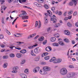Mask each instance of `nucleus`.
Instances as JSON below:
<instances>
[{
    "mask_svg": "<svg viewBox=\"0 0 78 78\" xmlns=\"http://www.w3.org/2000/svg\"><path fill=\"white\" fill-rule=\"evenodd\" d=\"M22 13H21L19 15L20 17H22L23 20H25V19H28V16H27V13L25 11H22Z\"/></svg>",
    "mask_w": 78,
    "mask_h": 78,
    "instance_id": "1",
    "label": "nucleus"
},
{
    "mask_svg": "<svg viewBox=\"0 0 78 78\" xmlns=\"http://www.w3.org/2000/svg\"><path fill=\"white\" fill-rule=\"evenodd\" d=\"M62 60L61 59H56V58L53 57L51 58V59L49 60L50 62H53V63L55 64H56L57 63H59L61 62Z\"/></svg>",
    "mask_w": 78,
    "mask_h": 78,
    "instance_id": "2",
    "label": "nucleus"
},
{
    "mask_svg": "<svg viewBox=\"0 0 78 78\" xmlns=\"http://www.w3.org/2000/svg\"><path fill=\"white\" fill-rule=\"evenodd\" d=\"M67 69L65 68L61 69L60 70V73L62 75H66L67 74Z\"/></svg>",
    "mask_w": 78,
    "mask_h": 78,
    "instance_id": "3",
    "label": "nucleus"
},
{
    "mask_svg": "<svg viewBox=\"0 0 78 78\" xmlns=\"http://www.w3.org/2000/svg\"><path fill=\"white\" fill-rule=\"evenodd\" d=\"M13 71H12V73H17L18 72L17 70H19V67L18 66H15L13 68Z\"/></svg>",
    "mask_w": 78,
    "mask_h": 78,
    "instance_id": "4",
    "label": "nucleus"
},
{
    "mask_svg": "<svg viewBox=\"0 0 78 78\" xmlns=\"http://www.w3.org/2000/svg\"><path fill=\"white\" fill-rule=\"evenodd\" d=\"M39 69H40V68L39 67H36L33 69V72L35 73H37V72H39Z\"/></svg>",
    "mask_w": 78,
    "mask_h": 78,
    "instance_id": "5",
    "label": "nucleus"
},
{
    "mask_svg": "<svg viewBox=\"0 0 78 78\" xmlns=\"http://www.w3.org/2000/svg\"><path fill=\"white\" fill-rule=\"evenodd\" d=\"M43 69L47 72H49L51 69L48 66H44L43 68Z\"/></svg>",
    "mask_w": 78,
    "mask_h": 78,
    "instance_id": "6",
    "label": "nucleus"
},
{
    "mask_svg": "<svg viewBox=\"0 0 78 78\" xmlns=\"http://www.w3.org/2000/svg\"><path fill=\"white\" fill-rule=\"evenodd\" d=\"M39 73L41 75H46V74H47V72L44 71L42 69L40 70L39 71Z\"/></svg>",
    "mask_w": 78,
    "mask_h": 78,
    "instance_id": "7",
    "label": "nucleus"
},
{
    "mask_svg": "<svg viewBox=\"0 0 78 78\" xmlns=\"http://www.w3.org/2000/svg\"><path fill=\"white\" fill-rule=\"evenodd\" d=\"M53 17H52L51 19L50 20L51 21H53V23H55L56 22V18H54L53 17L56 18V16L55 15H53Z\"/></svg>",
    "mask_w": 78,
    "mask_h": 78,
    "instance_id": "8",
    "label": "nucleus"
},
{
    "mask_svg": "<svg viewBox=\"0 0 78 78\" xmlns=\"http://www.w3.org/2000/svg\"><path fill=\"white\" fill-rule=\"evenodd\" d=\"M20 76L22 78H27V76L24 73L20 74Z\"/></svg>",
    "mask_w": 78,
    "mask_h": 78,
    "instance_id": "9",
    "label": "nucleus"
},
{
    "mask_svg": "<svg viewBox=\"0 0 78 78\" xmlns=\"http://www.w3.org/2000/svg\"><path fill=\"white\" fill-rule=\"evenodd\" d=\"M73 76H74V74L73 73H68L67 75V77H68V78L72 77Z\"/></svg>",
    "mask_w": 78,
    "mask_h": 78,
    "instance_id": "10",
    "label": "nucleus"
},
{
    "mask_svg": "<svg viewBox=\"0 0 78 78\" xmlns=\"http://www.w3.org/2000/svg\"><path fill=\"white\" fill-rule=\"evenodd\" d=\"M64 34L66 35H69L70 34V32L68 30H65L64 31Z\"/></svg>",
    "mask_w": 78,
    "mask_h": 78,
    "instance_id": "11",
    "label": "nucleus"
},
{
    "mask_svg": "<svg viewBox=\"0 0 78 78\" xmlns=\"http://www.w3.org/2000/svg\"><path fill=\"white\" fill-rule=\"evenodd\" d=\"M16 56L18 58H20L22 57V54L20 53H18L16 55Z\"/></svg>",
    "mask_w": 78,
    "mask_h": 78,
    "instance_id": "12",
    "label": "nucleus"
},
{
    "mask_svg": "<svg viewBox=\"0 0 78 78\" xmlns=\"http://www.w3.org/2000/svg\"><path fill=\"white\" fill-rule=\"evenodd\" d=\"M40 59V56H36L34 58V61H39V59Z\"/></svg>",
    "mask_w": 78,
    "mask_h": 78,
    "instance_id": "13",
    "label": "nucleus"
},
{
    "mask_svg": "<svg viewBox=\"0 0 78 78\" xmlns=\"http://www.w3.org/2000/svg\"><path fill=\"white\" fill-rule=\"evenodd\" d=\"M46 50L47 51H50L51 50V48L50 47H48L46 48Z\"/></svg>",
    "mask_w": 78,
    "mask_h": 78,
    "instance_id": "14",
    "label": "nucleus"
},
{
    "mask_svg": "<svg viewBox=\"0 0 78 78\" xmlns=\"http://www.w3.org/2000/svg\"><path fill=\"white\" fill-rule=\"evenodd\" d=\"M24 72L25 73H26V74H28L30 72L29 69L27 68L26 69L24 70Z\"/></svg>",
    "mask_w": 78,
    "mask_h": 78,
    "instance_id": "15",
    "label": "nucleus"
},
{
    "mask_svg": "<svg viewBox=\"0 0 78 78\" xmlns=\"http://www.w3.org/2000/svg\"><path fill=\"white\" fill-rule=\"evenodd\" d=\"M60 26H61V24L58 23L54 25V27L55 28H58L59 27H60Z\"/></svg>",
    "mask_w": 78,
    "mask_h": 78,
    "instance_id": "16",
    "label": "nucleus"
},
{
    "mask_svg": "<svg viewBox=\"0 0 78 78\" xmlns=\"http://www.w3.org/2000/svg\"><path fill=\"white\" fill-rule=\"evenodd\" d=\"M20 52L21 53L24 54V53H26V52H27V51H26V50L25 49H23L22 50L20 51Z\"/></svg>",
    "mask_w": 78,
    "mask_h": 78,
    "instance_id": "17",
    "label": "nucleus"
},
{
    "mask_svg": "<svg viewBox=\"0 0 78 78\" xmlns=\"http://www.w3.org/2000/svg\"><path fill=\"white\" fill-rule=\"evenodd\" d=\"M38 49H39V48H37L34 50V52L36 54H37L39 53L38 52Z\"/></svg>",
    "mask_w": 78,
    "mask_h": 78,
    "instance_id": "18",
    "label": "nucleus"
},
{
    "mask_svg": "<svg viewBox=\"0 0 78 78\" xmlns=\"http://www.w3.org/2000/svg\"><path fill=\"white\" fill-rule=\"evenodd\" d=\"M58 44L62 46H64V43L62 41H60L58 42Z\"/></svg>",
    "mask_w": 78,
    "mask_h": 78,
    "instance_id": "19",
    "label": "nucleus"
},
{
    "mask_svg": "<svg viewBox=\"0 0 78 78\" xmlns=\"http://www.w3.org/2000/svg\"><path fill=\"white\" fill-rule=\"evenodd\" d=\"M47 12L49 16L51 17L52 15V13H51V12L49 10L47 11Z\"/></svg>",
    "mask_w": 78,
    "mask_h": 78,
    "instance_id": "20",
    "label": "nucleus"
},
{
    "mask_svg": "<svg viewBox=\"0 0 78 78\" xmlns=\"http://www.w3.org/2000/svg\"><path fill=\"white\" fill-rule=\"evenodd\" d=\"M52 28L51 27H49L47 29V31L48 32H49L51 33L52 31V30H51Z\"/></svg>",
    "mask_w": 78,
    "mask_h": 78,
    "instance_id": "21",
    "label": "nucleus"
},
{
    "mask_svg": "<svg viewBox=\"0 0 78 78\" xmlns=\"http://www.w3.org/2000/svg\"><path fill=\"white\" fill-rule=\"evenodd\" d=\"M37 44H36L34 45H33V46H30L28 48H29V49H31V48H33V47H36V46H37Z\"/></svg>",
    "mask_w": 78,
    "mask_h": 78,
    "instance_id": "22",
    "label": "nucleus"
},
{
    "mask_svg": "<svg viewBox=\"0 0 78 78\" xmlns=\"http://www.w3.org/2000/svg\"><path fill=\"white\" fill-rule=\"evenodd\" d=\"M73 2L74 3L75 6H76L77 4V1H78V0H72Z\"/></svg>",
    "mask_w": 78,
    "mask_h": 78,
    "instance_id": "23",
    "label": "nucleus"
},
{
    "mask_svg": "<svg viewBox=\"0 0 78 78\" xmlns=\"http://www.w3.org/2000/svg\"><path fill=\"white\" fill-rule=\"evenodd\" d=\"M44 37H41L40 38L38 39L39 41H44Z\"/></svg>",
    "mask_w": 78,
    "mask_h": 78,
    "instance_id": "24",
    "label": "nucleus"
},
{
    "mask_svg": "<svg viewBox=\"0 0 78 78\" xmlns=\"http://www.w3.org/2000/svg\"><path fill=\"white\" fill-rule=\"evenodd\" d=\"M51 42H54L56 41V38L55 37H52L51 38Z\"/></svg>",
    "mask_w": 78,
    "mask_h": 78,
    "instance_id": "25",
    "label": "nucleus"
},
{
    "mask_svg": "<svg viewBox=\"0 0 78 78\" xmlns=\"http://www.w3.org/2000/svg\"><path fill=\"white\" fill-rule=\"evenodd\" d=\"M67 25L69 27H72V24L68 22L67 23Z\"/></svg>",
    "mask_w": 78,
    "mask_h": 78,
    "instance_id": "26",
    "label": "nucleus"
},
{
    "mask_svg": "<svg viewBox=\"0 0 78 78\" xmlns=\"http://www.w3.org/2000/svg\"><path fill=\"white\" fill-rule=\"evenodd\" d=\"M7 66H8V63H5L3 65V67L4 68H6L7 67Z\"/></svg>",
    "mask_w": 78,
    "mask_h": 78,
    "instance_id": "27",
    "label": "nucleus"
},
{
    "mask_svg": "<svg viewBox=\"0 0 78 78\" xmlns=\"http://www.w3.org/2000/svg\"><path fill=\"white\" fill-rule=\"evenodd\" d=\"M9 56L11 58H14L15 56V55L13 53H11L9 55Z\"/></svg>",
    "mask_w": 78,
    "mask_h": 78,
    "instance_id": "28",
    "label": "nucleus"
},
{
    "mask_svg": "<svg viewBox=\"0 0 78 78\" xmlns=\"http://www.w3.org/2000/svg\"><path fill=\"white\" fill-rule=\"evenodd\" d=\"M53 46H56V47H58V46H59V44L58 43H53Z\"/></svg>",
    "mask_w": 78,
    "mask_h": 78,
    "instance_id": "29",
    "label": "nucleus"
},
{
    "mask_svg": "<svg viewBox=\"0 0 78 78\" xmlns=\"http://www.w3.org/2000/svg\"><path fill=\"white\" fill-rule=\"evenodd\" d=\"M54 36L56 37H59V34L58 33H56L54 34Z\"/></svg>",
    "mask_w": 78,
    "mask_h": 78,
    "instance_id": "30",
    "label": "nucleus"
},
{
    "mask_svg": "<svg viewBox=\"0 0 78 78\" xmlns=\"http://www.w3.org/2000/svg\"><path fill=\"white\" fill-rule=\"evenodd\" d=\"M25 60H23L21 61L20 64H25Z\"/></svg>",
    "mask_w": 78,
    "mask_h": 78,
    "instance_id": "31",
    "label": "nucleus"
},
{
    "mask_svg": "<svg viewBox=\"0 0 78 78\" xmlns=\"http://www.w3.org/2000/svg\"><path fill=\"white\" fill-rule=\"evenodd\" d=\"M44 7L45 9H48V5L47 4H44Z\"/></svg>",
    "mask_w": 78,
    "mask_h": 78,
    "instance_id": "32",
    "label": "nucleus"
},
{
    "mask_svg": "<svg viewBox=\"0 0 78 78\" xmlns=\"http://www.w3.org/2000/svg\"><path fill=\"white\" fill-rule=\"evenodd\" d=\"M19 1L20 3H21V2L23 3H25L27 0H19Z\"/></svg>",
    "mask_w": 78,
    "mask_h": 78,
    "instance_id": "33",
    "label": "nucleus"
},
{
    "mask_svg": "<svg viewBox=\"0 0 78 78\" xmlns=\"http://www.w3.org/2000/svg\"><path fill=\"white\" fill-rule=\"evenodd\" d=\"M37 2L40 3H42L44 2V0H37Z\"/></svg>",
    "mask_w": 78,
    "mask_h": 78,
    "instance_id": "34",
    "label": "nucleus"
},
{
    "mask_svg": "<svg viewBox=\"0 0 78 78\" xmlns=\"http://www.w3.org/2000/svg\"><path fill=\"white\" fill-rule=\"evenodd\" d=\"M3 59H5L8 58V55H4L3 57Z\"/></svg>",
    "mask_w": 78,
    "mask_h": 78,
    "instance_id": "35",
    "label": "nucleus"
},
{
    "mask_svg": "<svg viewBox=\"0 0 78 78\" xmlns=\"http://www.w3.org/2000/svg\"><path fill=\"white\" fill-rule=\"evenodd\" d=\"M49 56H46L44 57V59L45 60H48V59H49Z\"/></svg>",
    "mask_w": 78,
    "mask_h": 78,
    "instance_id": "36",
    "label": "nucleus"
},
{
    "mask_svg": "<svg viewBox=\"0 0 78 78\" xmlns=\"http://www.w3.org/2000/svg\"><path fill=\"white\" fill-rule=\"evenodd\" d=\"M37 6V7H39V8H42V5L39 3H38Z\"/></svg>",
    "mask_w": 78,
    "mask_h": 78,
    "instance_id": "37",
    "label": "nucleus"
},
{
    "mask_svg": "<svg viewBox=\"0 0 78 78\" xmlns=\"http://www.w3.org/2000/svg\"><path fill=\"white\" fill-rule=\"evenodd\" d=\"M31 54L32 56H36V55L34 54V53H33V50H32L31 51Z\"/></svg>",
    "mask_w": 78,
    "mask_h": 78,
    "instance_id": "38",
    "label": "nucleus"
},
{
    "mask_svg": "<svg viewBox=\"0 0 78 78\" xmlns=\"http://www.w3.org/2000/svg\"><path fill=\"white\" fill-rule=\"evenodd\" d=\"M44 20L46 23H47L48 22V18L47 17H44Z\"/></svg>",
    "mask_w": 78,
    "mask_h": 78,
    "instance_id": "39",
    "label": "nucleus"
},
{
    "mask_svg": "<svg viewBox=\"0 0 78 78\" xmlns=\"http://www.w3.org/2000/svg\"><path fill=\"white\" fill-rule=\"evenodd\" d=\"M6 7H5V6H2L1 7V11L3 9H4V10L5 11V9H6Z\"/></svg>",
    "mask_w": 78,
    "mask_h": 78,
    "instance_id": "40",
    "label": "nucleus"
},
{
    "mask_svg": "<svg viewBox=\"0 0 78 78\" xmlns=\"http://www.w3.org/2000/svg\"><path fill=\"white\" fill-rule=\"evenodd\" d=\"M69 67L70 69H73L74 68V66L73 65H70L69 66Z\"/></svg>",
    "mask_w": 78,
    "mask_h": 78,
    "instance_id": "41",
    "label": "nucleus"
},
{
    "mask_svg": "<svg viewBox=\"0 0 78 78\" xmlns=\"http://www.w3.org/2000/svg\"><path fill=\"white\" fill-rule=\"evenodd\" d=\"M64 41L65 42H67V43H68L69 42V39L67 38H66L64 39Z\"/></svg>",
    "mask_w": 78,
    "mask_h": 78,
    "instance_id": "42",
    "label": "nucleus"
},
{
    "mask_svg": "<svg viewBox=\"0 0 78 78\" xmlns=\"http://www.w3.org/2000/svg\"><path fill=\"white\" fill-rule=\"evenodd\" d=\"M47 44V40H46L43 41V42L42 43V44L43 45H45Z\"/></svg>",
    "mask_w": 78,
    "mask_h": 78,
    "instance_id": "43",
    "label": "nucleus"
},
{
    "mask_svg": "<svg viewBox=\"0 0 78 78\" xmlns=\"http://www.w3.org/2000/svg\"><path fill=\"white\" fill-rule=\"evenodd\" d=\"M73 5V2H71L69 3V5L70 6H72Z\"/></svg>",
    "mask_w": 78,
    "mask_h": 78,
    "instance_id": "44",
    "label": "nucleus"
},
{
    "mask_svg": "<svg viewBox=\"0 0 78 78\" xmlns=\"http://www.w3.org/2000/svg\"><path fill=\"white\" fill-rule=\"evenodd\" d=\"M37 25H38V22L37 21L35 22V27H37Z\"/></svg>",
    "mask_w": 78,
    "mask_h": 78,
    "instance_id": "45",
    "label": "nucleus"
},
{
    "mask_svg": "<svg viewBox=\"0 0 78 78\" xmlns=\"http://www.w3.org/2000/svg\"><path fill=\"white\" fill-rule=\"evenodd\" d=\"M31 36H32V37H34L36 35V34L35 33L34 34H32L31 35Z\"/></svg>",
    "mask_w": 78,
    "mask_h": 78,
    "instance_id": "46",
    "label": "nucleus"
},
{
    "mask_svg": "<svg viewBox=\"0 0 78 78\" xmlns=\"http://www.w3.org/2000/svg\"><path fill=\"white\" fill-rule=\"evenodd\" d=\"M73 13V11H69L68 13V14L70 15L72 14V13Z\"/></svg>",
    "mask_w": 78,
    "mask_h": 78,
    "instance_id": "47",
    "label": "nucleus"
},
{
    "mask_svg": "<svg viewBox=\"0 0 78 78\" xmlns=\"http://www.w3.org/2000/svg\"><path fill=\"white\" fill-rule=\"evenodd\" d=\"M4 37H3V35L1 34L0 35V39H3Z\"/></svg>",
    "mask_w": 78,
    "mask_h": 78,
    "instance_id": "48",
    "label": "nucleus"
},
{
    "mask_svg": "<svg viewBox=\"0 0 78 78\" xmlns=\"http://www.w3.org/2000/svg\"><path fill=\"white\" fill-rule=\"evenodd\" d=\"M41 21H39L38 28H40V27H41Z\"/></svg>",
    "mask_w": 78,
    "mask_h": 78,
    "instance_id": "49",
    "label": "nucleus"
},
{
    "mask_svg": "<svg viewBox=\"0 0 78 78\" xmlns=\"http://www.w3.org/2000/svg\"><path fill=\"white\" fill-rule=\"evenodd\" d=\"M76 14H77V12H75L73 13V16H76Z\"/></svg>",
    "mask_w": 78,
    "mask_h": 78,
    "instance_id": "50",
    "label": "nucleus"
},
{
    "mask_svg": "<svg viewBox=\"0 0 78 78\" xmlns=\"http://www.w3.org/2000/svg\"><path fill=\"white\" fill-rule=\"evenodd\" d=\"M6 32L9 34V35H11V33H10V32H9V31H8V30H6Z\"/></svg>",
    "mask_w": 78,
    "mask_h": 78,
    "instance_id": "51",
    "label": "nucleus"
},
{
    "mask_svg": "<svg viewBox=\"0 0 78 78\" xmlns=\"http://www.w3.org/2000/svg\"><path fill=\"white\" fill-rule=\"evenodd\" d=\"M15 49H17V50H21V48L20 47H18V48L15 47Z\"/></svg>",
    "mask_w": 78,
    "mask_h": 78,
    "instance_id": "52",
    "label": "nucleus"
},
{
    "mask_svg": "<svg viewBox=\"0 0 78 78\" xmlns=\"http://www.w3.org/2000/svg\"><path fill=\"white\" fill-rule=\"evenodd\" d=\"M68 19H69V18H68V17H65L64 18V20H65V21L67 20Z\"/></svg>",
    "mask_w": 78,
    "mask_h": 78,
    "instance_id": "53",
    "label": "nucleus"
},
{
    "mask_svg": "<svg viewBox=\"0 0 78 78\" xmlns=\"http://www.w3.org/2000/svg\"><path fill=\"white\" fill-rule=\"evenodd\" d=\"M46 64H47V63H46V62H42L41 63V64H42V65H45Z\"/></svg>",
    "mask_w": 78,
    "mask_h": 78,
    "instance_id": "54",
    "label": "nucleus"
},
{
    "mask_svg": "<svg viewBox=\"0 0 78 78\" xmlns=\"http://www.w3.org/2000/svg\"><path fill=\"white\" fill-rule=\"evenodd\" d=\"M0 2H2V3H1V4L2 5V4H3V3L5 2V0H0Z\"/></svg>",
    "mask_w": 78,
    "mask_h": 78,
    "instance_id": "55",
    "label": "nucleus"
},
{
    "mask_svg": "<svg viewBox=\"0 0 78 78\" xmlns=\"http://www.w3.org/2000/svg\"><path fill=\"white\" fill-rule=\"evenodd\" d=\"M75 25L76 27H78V22L76 23L75 24Z\"/></svg>",
    "mask_w": 78,
    "mask_h": 78,
    "instance_id": "56",
    "label": "nucleus"
},
{
    "mask_svg": "<svg viewBox=\"0 0 78 78\" xmlns=\"http://www.w3.org/2000/svg\"><path fill=\"white\" fill-rule=\"evenodd\" d=\"M0 46L1 47H2V48H3L5 47V45L3 44H1Z\"/></svg>",
    "mask_w": 78,
    "mask_h": 78,
    "instance_id": "57",
    "label": "nucleus"
},
{
    "mask_svg": "<svg viewBox=\"0 0 78 78\" xmlns=\"http://www.w3.org/2000/svg\"><path fill=\"white\" fill-rule=\"evenodd\" d=\"M39 37V36L37 35L34 38V39H37V38H38Z\"/></svg>",
    "mask_w": 78,
    "mask_h": 78,
    "instance_id": "58",
    "label": "nucleus"
},
{
    "mask_svg": "<svg viewBox=\"0 0 78 78\" xmlns=\"http://www.w3.org/2000/svg\"><path fill=\"white\" fill-rule=\"evenodd\" d=\"M30 38H32V36L31 35H29L27 37V38L28 39H30Z\"/></svg>",
    "mask_w": 78,
    "mask_h": 78,
    "instance_id": "59",
    "label": "nucleus"
},
{
    "mask_svg": "<svg viewBox=\"0 0 78 78\" xmlns=\"http://www.w3.org/2000/svg\"><path fill=\"white\" fill-rule=\"evenodd\" d=\"M16 43H17V44H23V42L20 41H17L16 42Z\"/></svg>",
    "mask_w": 78,
    "mask_h": 78,
    "instance_id": "60",
    "label": "nucleus"
},
{
    "mask_svg": "<svg viewBox=\"0 0 78 78\" xmlns=\"http://www.w3.org/2000/svg\"><path fill=\"white\" fill-rule=\"evenodd\" d=\"M7 1L9 3H11L13 1V0H8Z\"/></svg>",
    "mask_w": 78,
    "mask_h": 78,
    "instance_id": "61",
    "label": "nucleus"
},
{
    "mask_svg": "<svg viewBox=\"0 0 78 78\" xmlns=\"http://www.w3.org/2000/svg\"><path fill=\"white\" fill-rule=\"evenodd\" d=\"M4 21V19H3V18H2V23H5Z\"/></svg>",
    "mask_w": 78,
    "mask_h": 78,
    "instance_id": "62",
    "label": "nucleus"
},
{
    "mask_svg": "<svg viewBox=\"0 0 78 78\" xmlns=\"http://www.w3.org/2000/svg\"><path fill=\"white\" fill-rule=\"evenodd\" d=\"M34 5H36V6H37V5L38 3H37L36 2H35L34 3Z\"/></svg>",
    "mask_w": 78,
    "mask_h": 78,
    "instance_id": "63",
    "label": "nucleus"
},
{
    "mask_svg": "<svg viewBox=\"0 0 78 78\" xmlns=\"http://www.w3.org/2000/svg\"><path fill=\"white\" fill-rule=\"evenodd\" d=\"M55 9L54 7H52L51 8V11H54V10H55Z\"/></svg>",
    "mask_w": 78,
    "mask_h": 78,
    "instance_id": "64",
    "label": "nucleus"
}]
</instances>
